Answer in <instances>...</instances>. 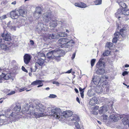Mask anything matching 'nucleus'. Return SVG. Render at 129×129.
<instances>
[{
    "instance_id": "1",
    "label": "nucleus",
    "mask_w": 129,
    "mask_h": 129,
    "mask_svg": "<svg viewBox=\"0 0 129 129\" xmlns=\"http://www.w3.org/2000/svg\"><path fill=\"white\" fill-rule=\"evenodd\" d=\"M51 112L52 114V115L59 120H61L64 117H69L73 115L72 112L70 110L64 111L62 113L60 110L57 108L52 109Z\"/></svg>"
},
{
    "instance_id": "2",
    "label": "nucleus",
    "mask_w": 129,
    "mask_h": 129,
    "mask_svg": "<svg viewBox=\"0 0 129 129\" xmlns=\"http://www.w3.org/2000/svg\"><path fill=\"white\" fill-rule=\"evenodd\" d=\"M116 17L119 20L121 17V15H124L122 17V19L124 21H126L129 19V10H126L125 9H118L117 12L115 14Z\"/></svg>"
},
{
    "instance_id": "3",
    "label": "nucleus",
    "mask_w": 129,
    "mask_h": 129,
    "mask_svg": "<svg viewBox=\"0 0 129 129\" xmlns=\"http://www.w3.org/2000/svg\"><path fill=\"white\" fill-rule=\"evenodd\" d=\"M129 28V27L127 24L123 25L122 28L120 29L119 32L117 31L114 33V37L119 38L120 35L122 37H125L127 34V30Z\"/></svg>"
},
{
    "instance_id": "4",
    "label": "nucleus",
    "mask_w": 129,
    "mask_h": 129,
    "mask_svg": "<svg viewBox=\"0 0 129 129\" xmlns=\"http://www.w3.org/2000/svg\"><path fill=\"white\" fill-rule=\"evenodd\" d=\"M108 77L105 75L102 76L100 78V77L99 81L100 85H101L103 87H106L109 89V84L108 82L106 80L108 79Z\"/></svg>"
},
{
    "instance_id": "5",
    "label": "nucleus",
    "mask_w": 129,
    "mask_h": 129,
    "mask_svg": "<svg viewBox=\"0 0 129 129\" xmlns=\"http://www.w3.org/2000/svg\"><path fill=\"white\" fill-rule=\"evenodd\" d=\"M38 110L39 113L38 115L40 117H42L44 115V112L45 110V107L44 106L41 104H39L38 105L36 106Z\"/></svg>"
},
{
    "instance_id": "6",
    "label": "nucleus",
    "mask_w": 129,
    "mask_h": 129,
    "mask_svg": "<svg viewBox=\"0 0 129 129\" xmlns=\"http://www.w3.org/2000/svg\"><path fill=\"white\" fill-rule=\"evenodd\" d=\"M10 15L11 18L14 19H17L19 16L18 10L16 9L11 11L10 12Z\"/></svg>"
},
{
    "instance_id": "7",
    "label": "nucleus",
    "mask_w": 129,
    "mask_h": 129,
    "mask_svg": "<svg viewBox=\"0 0 129 129\" xmlns=\"http://www.w3.org/2000/svg\"><path fill=\"white\" fill-rule=\"evenodd\" d=\"M68 41L67 39L65 38H62L60 39L57 42L59 46L61 48L63 47L64 45L67 43Z\"/></svg>"
},
{
    "instance_id": "8",
    "label": "nucleus",
    "mask_w": 129,
    "mask_h": 129,
    "mask_svg": "<svg viewBox=\"0 0 129 129\" xmlns=\"http://www.w3.org/2000/svg\"><path fill=\"white\" fill-rule=\"evenodd\" d=\"M21 108V107L20 106L16 105L14 109V110L15 112V113L12 112L10 114V116L14 117V116L16 115L15 114H16L17 115L19 114L18 113L20 111Z\"/></svg>"
},
{
    "instance_id": "9",
    "label": "nucleus",
    "mask_w": 129,
    "mask_h": 129,
    "mask_svg": "<svg viewBox=\"0 0 129 129\" xmlns=\"http://www.w3.org/2000/svg\"><path fill=\"white\" fill-rule=\"evenodd\" d=\"M31 56L28 54H25L23 56V60L24 63L26 64H28L30 62Z\"/></svg>"
},
{
    "instance_id": "10",
    "label": "nucleus",
    "mask_w": 129,
    "mask_h": 129,
    "mask_svg": "<svg viewBox=\"0 0 129 129\" xmlns=\"http://www.w3.org/2000/svg\"><path fill=\"white\" fill-rule=\"evenodd\" d=\"M44 81L42 80H36L33 82L31 84V85H35L39 84V85L37 86V87H39L43 85V84L42 83V82Z\"/></svg>"
},
{
    "instance_id": "11",
    "label": "nucleus",
    "mask_w": 129,
    "mask_h": 129,
    "mask_svg": "<svg viewBox=\"0 0 129 129\" xmlns=\"http://www.w3.org/2000/svg\"><path fill=\"white\" fill-rule=\"evenodd\" d=\"M1 36L3 38V40L5 41H9L11 40V36L8 33L5 34V33H3L2 34Z\"/></svg>"
},
{
    "instance_id": "12",
    "label": "nucleus",
    "mask_w": 129,
    "mask_h": 129,
    "mask_svg": "<svg viewBox=\"0 0 129 129\" xmlns=\"http://www.w3.org/2000/svg\"><path fill=\"white\" fill-rule=\"evenodd\" d=\"M92 79V81L95 85H98L99 84V80L100 79V77L99 76H93Z\"/></svg>"
},
{
    "instance_id": "13",
    "label": "nucleus",
    "mask_w": 129,
    "mask_h": 129,
    "mask_svg": "<svg viewBox=\"0 0 129 129\" xmlns=\"http://www.w3.org/2000/svg\"><path fill=\"white\" fill-rule=\"evenodd\" d=\"M18 12L19 14V16L20 15L23 17H24L27 13V11L25 9H20L18 11Z\"/></svg>"
},
{
    "instance_id": "14",
    "label": "nucleus",
    "mask_w": 129,
    "mask_h": 129,
    "mask_svg": "<svg viewBox=\"0 0 129 129\" xmlns=\"http://www.w3.org/2000/svg\"><path fill=\"white\" fill-rule=\"evenodd\" d=\"M74 5L76 6L81 8H84L86 7V6L85 4L81 2L75 3Z\"/></svg>"
},
{
    "instance_id": "15",
    "label": "nucleus",
    "mask_w": 129,
    "mask_h": 129,
    "mask_svg": "<svg viewBox=\"0 0 129 129\" xmlns=\"http://www.w3.org/2000/svg\"><path fill=\"white\" fill-rule=\"evenodd\" d=\"M105 63L101 59H100L98 62L96 64V67L98 68H99L101 67L102 65L103 66H105Z\"/></svg>"
},
{
    "instance_id": "16",
    "label": "nucleus",
    "mask_w": 129,
    "mask_h": 129,
    "mask_svg": "<svg viewBox=\"0 0 129 129\" xmlns=\"http://www.w3.org/2000/svg\"><path fill=\"white\" fill-rule=\"evenodd\" d=\"M123 124L125 125L129 123V116H126L122 120Z\"/></svg>"
},
{
    "instance_id": "17",
    "label": "nucleus",
    "mask_w": 129,
    "mask_h": 129,
    "mask_svg": "<svg viewBox=\"0 0 129 129\" xmlns=\"http://www.w3.org/2000/svg\"><path fill=\"white\" fill-rule=\"evenodd\" d=\"M2 73L3 75L4 80H8L11 78V73H8L6 74L3 73Z\"/></svg>"
},
{
    "instance_id": "18",
    "label": "nucleus",
    "mask_w": 129,
    "mask_h": 129,
    "mask_svg": "<svg viewBox=\"0 0 129 129\" xmlns=\"http://www.w3.org/2000/svg\"><path fill=\"white\" fill-rule=\"evenodd\" d=\"M5 42H4V43H1L0 45V47L2 49L5 50H7L9 49V47H7V45L5 44L6 43H5Z\"/></svg>"
},
{
    "instance_id": "19",
    "label": "nucleus",
    "mask_w": 129,
    "mask_h": 129,
    "mask_svg": "<svg viewBox=\"0 0 129 129\" xmlns=\"http://www.w3.org/2000/svg\"><path fill=\"white\" fill-rule=\"evenodd\" d=\"M12 24L11 23V21H10L7 24V26L10 29L12 30H16V26H12Z\"/></svg>"
},
{
    "instance_id": "20",
    "label": "nucleus",
    "mask_w": 129,
    "mask_h": 129,
    "mask_svg": "<svg viewBox=\"0 0 129 129\" xmlns=\"http://www.w3.org/2000/svg\"><path fill=\"white\" fill-rule=\"evenodd\" d=\"M44 59L40 58L38 59L36 63H37L40 66H42L44 63Z\"/></svg>"
},
{
    "instance_id": "21",
    "label": "nucleus",
    "mask_w": 129,
    "mask_h": 129,
    "mask_svg": "<svg viewBox=\"0 0 129 129\" xmlns=\"http://www.w3.org/2000/svg\"><path fill=\"white\" fill-rule=\"evenodd\" d=\"M105 72V70L103 69H100L99 68L96 70V73L99 75H101L103 74Z\"/></svg>"
},
{
    "instance_id": "22",
    "label": "nucleus",
    "mask_w": 129,
    "mask_h": 129,
    "mask_svg": "<svg viewBox=\"0 0 129 129\" xmlns=\"http://www.w3.org/2000/svg\"><path fill=\"white\" fill-rule=\"evenodd\" d=\"M115 115L113 114L110 116V118L115 122L116 121L118 120V118Z\"/></svg>"
},
{
    "instance_id": "23",
    "label": "nucleus",
    "mask_w": 129,
    "mask_h": 129,
    "mask_svg": "<svg viewBox=\"0 0 129 129\" xmlns=\"http://www.w3.org/2000/svg\"><path fill=\"white\" fill-rule=\"evenodd\" d=\"M89 103L90 105L91 106H93L95 105L96 102L95 100L93 99H92L90 100L89 102Z\"/></svg>"
},
{
    "instance_id": "24",
    "label": "nucleus",
    "mask_w": 129,
    "mask_h": 129,
    "mask_svg": "<svg viewBox=\"0 0 129 129\" xmlns=\"http://www.w3.org/2000/svg\"><path fill=\"white\" fill-rule=\"evenodd\" d=\"M71 120L72 121L75 120L76 121H78L79 120V117L76 115L73 116V118Z\"/></svg>"
},
{
    "instance_id": "25",
    "label": "nucleus",
    "mask_w": 129,
    "mask_h": 129,
    "mask_svg": "<svg viewBox=\"0 0 129 129\" xmlns=\"http://www.w3.org/2000/svg\"><path fill=\"white\" fill-rule=\"evenodd\" d=\"M110 53V52L108 50H107L104 52L103 54L104 56H108Z\"/></svg>"
},
{
    "instance_id": "26",
    "label": "nucleus",
    "mask_w": 129,
    "mask_h": 129,
    "mask_svg": "<svg viewBox=\"0 0 129 129\" xmlns=\"http://www.w3.org/2000/svg\"><path fill=\"white\" fill-rule=\"evenodd\" d=\"M23 111L24 112H26L29 110V108L27 106H24L22 108Z\"/></svg>"
},
{
    "instance_id": "27",
    "label": "nucleus",
    "mask_w": 129,
    "mask_h": 129,
    "mask_svg": "<svg viewBox=\"0 0 129 129\" xmlns=\"http://www.w3.org/2000/svg\"><path fill=\"white\" fill-rule=\"evenodd\" d=\"M37 67L36 65L34 67H32L30 68L31 71V72H35L37 69Z\"/></svg>"
},
{
    "instance_id": "28",
    "label": "nucleus",
    "mask_w": 129,
    "mask_h": 129,
    "mask_svg": "<svg viewBox=\"0 0 129 129\" xmlns=\"http://www.w3.org/2000/svg\"><path fill=\"white\" fill-rule=\"evenodd\" d=\"M120 6L122 7L123 9H125L127 7V6L126 4L123 2L121 3L120 5Z\"/></svg>"
},
{
    "instance_id": "29",
    "label": "nucleus",
    "mask_w": 129,
    "mask_h": 129,
    "mask_svg": "<svg viewBox=\"0 0 129 129\" xmlns=\"http://www.w3.org/2000/svg\"><path fill=\"white\" fill-rule=\"evenodd\" d=\"M112 46V43L109 42H107L106 44V46L108 48H110Z\"/></svg>"
},
{
    "instance_id": "30",
    "label": "nucleus",
    "mask_w": 129,
    "mask_h": 129,
    "mask_svg": "<svg viewBox=\"0 0 129 129\" xmlns=\"http://www.w3.org/2000/svg\"><path fill=\"white\" fill-rule=\"evenodd\" d=\"M102 2V0H96L94 2V3L96 5H99L101 4Z\"/></svg>"
},
{
    "instance_id": "31",
    "label": "nucleus",
    "mask_w": 129,
    "mask_h": 129,
    "mask_svg": "<svg viewBox=\"0 0 129 129\" xmlns=\"http://www.w3.org/2000/svg\"><path fill=\"white\" fill-rule=\"evenodd\" d=\"M96 61V59H92L91 61V64L92 68L94 65Z\"/></svg>"
},
{
    "instance_id": "32",
    "label": "nucleus",
    "mask_w": 129,
    "mask_h": 129,
    "mask_svg": "<svg viewBox=\"0 0 129 129\" xmlns=\"http://www.w3.org/2000/svg\"><path fill=\"white\" fill-rule=\"evenodd\" d=\"M75 127L77 129H81L80 127V125L78 122H75Z\"/></svg>"
},
{
    "instance_id": "33",
    "label": "nucleus",
    "mask_w": 129,
    "mask_h": 129,
    "mask_svg": "<svg viewBox=\"0 0 129 129\" xmlns=\"http://www.w3.org/2000/svg\"><path fill=\"white\" fill-rule=\"evenodd\" d=\"M4 78L3 75L2 74V73L1 75H0V83L2 82L3 80H4Z\"/></svg>"
},
{
    "instance_id": "34",
    "label": "nucleus",
    "mask_w": 129,
    "mask_h": 129,
    "mask_svg": "<svg viewBox=\"0 0 129 129\" xmlns=\"http://www.w3.org/2000/svg\"><path fill=\"white\" fill-rule=\"evenodd\" d=\"M52 83L53 84H55L57 86H59V83L57 81H52Z\"/></svg>"
},
{
    "instance_id": "35",
    "label": "nucleus",
    "mask_w": 129,
    "mask_h": 129,
    "mask_svg": "<svg viewBox=\"0 0 129 129\" xmlns=\"http://www.w3.org/2000/svg\"><path fill=\"white\" fill-rule=\"evenodd\" d=\"M118 38L114 37L112 40V42L113 43H116L117 42Z\"/></svg>"
},
{
    "instance_id": "36",
    "label": "nucleus",
    "mask_w": 129,
    "mask_h": 129,
    "mask_svg": "<svg viewBox=\"0 0 129 129\" xmlns=\"http://www.w3.org/2000/svg\"><path fill=\"white\" fill-rule=\"evenodd\" d=\"M102 117L104 119L107 120L108 119V116L107 115L103 114L102 115Z\"/></svg>"
},
{
    "instance_id": "37",
    "label": "nucleus",
    "mask_w": 129,
    "mask_h": 129,
    "mask_svg": "<svg viewBox=\"0 0 129 129\" xmlns=\"http://www.w3.org/2000/svg\"><path fill=\"white\" fill-rule=\"evenodd\" d=\"M25 90L27 91L30 90L31 89L28 90L27 89V88L25 89V88H22L20 89L19 90V91L20 92H21L22 91H24Z\"/></svg>"
},
{
    "instance_id": "38",
    "label": "nucleus",
    "mask_w": 129,
    "mask_h": 129,
    "mask_svg": "<svg viewBox=\"0 0 129 129\" xmlns=\"http://www.w3.org/2000/svg\"><path fill=\"white\" fill-rule=\"evenodd\" d=\"M57 97L56 95L54 94H50L49 97L51 98H54Z\"/></svg>"
},
{
    "instance_id": "39",
    "label": "nucleus",
    "mask_w": 129,
    "mask_h": 129,
    "mask_svg": "<svg viewBox=\"0 0 129 129\" xmlns=\"http://www.w3.org/2000/svg\"><path fill=\"white\" fill-rule=\"evenodd\" d=\"M15 91H12L8 93L7 94V95H10L13 94H15Z\"/></svg>"
},
{
    "instance_id": "40",
    "label": "nucleus",
    "mask_w": 129,
    "mask_h": 129,
    "mask_svg": "<svg viewBox=\"0 0 129 129\" xmlns=\"http://www.w3.org/2000/svg\"><path fill=\"white\" fill-rule=\"evenodd\" d=\"M22 69L23 71L25 72H26V73L28 72L25 69V68L23 66H22Z\"/></svg>"
},
{
    "instance_id": "41",
    "label": "nucleus",
    "mask_w": 129,
    "mask_h": 129,
    "mask_svg": "<svg viewBox=\"0 0 129 129\" xmlns=\"http://www.w3.org/2000/svg\"><path fill=\"white\" fill-rule=\"evenodd\" d=\"M55 36L53 34H50L49 36V38H50V39H54Z\"/></svg>"
},
{
    "instance_id": "42",
    "label": "nucleus",
    "mask_w": 129,
    "mask_h": 129,
    "mask_svg": "<svg viewBox=\"0 0 129 129\" xmlns=\"http://www.w3.org/2000/svg\"><path fill=\"white\" fill-rule=\"evenodd\" d=\"M122 2L121 0H116V3H118L119 5H120Z\"/></svg>"
},
{
    "instance_id": "43",
    "label": "nucleus",
    "mask_w": 129,
    "mask_h": 129,
    "mask_svg": "<svg viewBox=\"0 0 129 129\" xmlns=\"http://www.w3.org/2000/svg\"><path fill=\"white\" fill-rule=\"evenodd\" d=\"M79 91L80 92H84V89H85V88H84L83 89H82V88L81 87H79Z\"/></svg>"
},
{
    "instance_id": "44",
    "label": "nucleus",
    "mask_w": 129,
    "mask_h": 129,
    "mask_svg": "<svg viewBox=\"0 0 129 129\" xmlns=\"http://www.w3.org/2000/svg\"><path fill=\"white\" fill-rule=\"evenodd\" d=\"M128 74V73L127 71H125L122 74V75L123 76H124L125 75Z\"/></svg>"
},
{
    "instance_id": "45",
    "label": "nucleus",
    "mask_w": 129,
    "mask_h": 129,
    "mask_svg": "<svg viewBox=\"0 0 129 129\" xmlns=\"http://www.w3.org/2000/svg\"><path fill=\"white\" fill-rule=\"evenodd\" d=\"M76 53V52H75L73 54L72 56L71 57V59H73L75 57V56Z\"/></svg>"
},
{
    "instance_id": "46",
    "label": "nucleus",
    "mask_w": 129,
    "mask_h": 129,
    "mask_svg": "<svg viewBox=\"0 0 129 129\" xmlns=\"http://www.w3.org/2000/svg\"><path fill=\"white\" fill-rule=\"evenodd\" d=\"M60 56H56L55 57V59L56 60L58 61L60 60Z\"/></svg>"
},
{
    "instance_id": "47",
    "label": "nucleus",
    "mask_w": 129,
    "mask_h": 129,
    "mask_svg": "<svg viewBox=\"0 0 129 129\" xmlns=\"http://www.w3.org/2000/svg\"><path fill=\"white\" fill-rule=\"evenodd\" d=\"M94 109L95 110H98L99 108V107L97 106H95L93 107Z\"/></svg>"
},
{
    "instance_id": "48",
    "label": "nucleus",
    "mask_w": 129,
    "mask_h": 129,
    "mask_svg": "<svg viewBox=\"0 0 129 129\" xmlns=\"http://www.w3.org/2000/svg\"><path fill=\"white\" fill-rule=\"evenodd\" d=\"M5 70V68H4L3 67H1L0 68V72L3 71Z\"/></svg>"
},
{
    "instance_id": "49",
    "label": "nucleus",
    "mask_w": 129,
    "mask_h": 129,
    "mask_svg": "<svg viewBox=\"0 0 129 129\" xmlns=\"http://www.w3.org/2000/svg\"><path fill=\"white\" fill-rule=\"evenodd\" d=\"M30 44L32 45H34V42L33 41L30 40Z\"/></svg>"
},
{
    "instance_id": "50",
    "label": "nucleus",
    "mask_w": 129,
    "mask_h": 129,
    "mask_svg": "<svg viewBox=\"0 0 129 129\" xmlns=\"http://www.w3.org/2000/svg\"><path fill=\"white\" fill-rule=\"evenodd\" d=\"M84 92H80V94L81 95V97L83 98H84Z\"/></svg>"
},
{
    "instance_id": "51",
    "label": "nucleus",
    "mask_w": 129,
    "mask_h": 129,
    "mask_svg": "<svg viewBox=\"0 0 129 129\" xmlns=\"http://www.w3.org/2000/svg\"><path fill=\"white\" fill-rule=\"evenodd\" d=\"M72 70V69H71L70 70H69L68 71H67L66 72V73H70L71 72Z\"/></svg>"
},
{
    "instance_id": "52",
    "label": "nucleus",
    "mask_w": 129,
    "mask_h": 129,
    "mask_svg": "<svg viewBox=\"0 0 129 129\" xmlns=\"http://www.w3.org/2000/svg\"><path fill=\"white\" fill-rule=\"evenodd\" d=\"M45 18H47V20H49V19L50 18V17H49V16L48 15H46L45 16Z\"/></svg>"
},
{
    "instance_id": "53",
    "label": "nucleus",
    "mask_w": 129,
    "mask_h": 129,
    "mask_svg": "<svg viewBox=\"0 0 129 129\" xmlns=\"http://www.w3.org/2000/svg\"><path fill=\"white\" fill-rule=\"evenodd\" d=\"M76 100L79 103H80V101L78 97H77L76 98Z\"/></svg>"
},
{
    "instance_id": "54",
    "label": "nucleus",
    "mask_w": 129,
    "mask_h": 129,
    "mask_svg": "<svg viewBox=\"0 0 129 129\" xmlns=\"http://www.w3.org/2000/svg\"><path fill=\"white\" fill-rule=\"evenodd\" d=\"M2 17L3 19H5L7 18L6 15H4L2 16Z\"/></svg>"
},
{
    "instance_id": "55",
    "label": "nucleus",
    "mask_w": 129,
    "mask_h": 129,
    "mask_svg": "<svg viewBox=\"0 0 129 129\" xmlns=\"http://www.w3.org/2000/svg\"><path fill=\"white\" fill-rule=\"evenodd\" d=\"M16 4V1H15L14 2H12V3H11L12 4H13V5H15Z\"/></svg>"
},
{
    "instance_id": "56",
    "label": "nucleus",
    "mask_w": 129,
    "mask_h": 129,
    "mask_svg": "<svg viewBox=\"0 0 129 129\" xmlns=\"http://www.w3.org/2000/svg\"><path fill=\"white\" fill-rule=\"evenodd\" d=\"M74 90L76 92V93H78V90L77 88H75Z\"/></svg>"
},
{
    "instance_id": "57",
    "label": "nucleus",
    "mask_w": 129,
    "mask_h": 129,
    "mask_svg": "<svg viewBox=\"0 0 129 129\" xmlns=\"http://www.w3.org/2000/svg\"><path fill=\"white\" fill-rule=\"evenodd\" d=\"M129 67V65L126 64L125 65V67Z\"/></svg>"
},
{
    "instance_id": "58",
    "label": "nucleus",
    "mask_w": 129,
    "mask_h": 129,
    "mask_svg": "<svg viewBox=\"0 0 129 129\" xmlns=\"http://www.w3.org/2000/svg\"><path fill=\"white\" fill-rule=\"evenodd\" d=\"M49 89L50 88L48 87L45 88V89L46 90H49Z\"/></svg>"
},
{
    "instance_id": "59",
    "label": "nucleus",
    "mask_w": 129,
    "mask_h": 129,
    "mask_svg": "<svg viewBox=\"0 0 129 129\" xmlns=\"http://www.w3.org/2000/svg\"><path fill=\"white\" fill-rule=\"evenodd\" d=\"M98 123H99V124H102V122L99 121H98Z\"/></svg>"
},
{
    "instance_id": "60",
    "label": "nucleus",
    "mask_w": 129,
    "mask_h": 129,
    "mask_svg": "<svg viewBox=\"0 0 129 129\" xmlns=\"http://www.w3.org/2000/svg\"><path fill=\"white\" fill-rule=\"evenodd\" d=\"M3 101V100H2L1 99H0V103H2Z\"/></svg>"
},
{
    "instance_id": "61",
    "label": "nucleus",
    "mask_w": 129,
    "mask_h": 129,
    "mask_svg": "<svg viewBox=\"0 0 129 129\" xmlns=\"http://www.w3.org/2000/svg\"><path fill=\"white\" fill-rule=\"evenodd\" d=\"M2 39H0V44H1V43L2 42Z\"/></svg>"
},
{
    "instance_id": "62",
    "label": "nucleus",
    "mask_w": 129,
    "mask_h": 129,
    "mask_svg": "<svg viewBox=\"0 0 129 129\" xmlns=\"http://www.w3.org/2000/svg\"><path fill=\"white\" fill-rule=\"evenodd\" d=\"M51 54V53H47V56L49 54Z\"/></svg>"
},
{
    "instance_id": "63",
    "label": "nucleus",
    "mask_w": 129,
    "mask_h": 129,
    "mask_svg": "<svg viewBox=\"0 0 129 129\" xmlns=\"http://www.w3.org/2000/svg\"><path fill=\"white\" fill-rule=\"evenodd\" d=\"M38 13L39 14H41V11L38 12Z\"/></svg>"
},
{
    "instance_id": "64",
    "label": "nucleus",
    "mask_w": 129,
    "mask_h": 129,
    "mask_svg": "<svg viewBox=\"0 0 129 129\" xmlns=\"http://www.w3.org/2000/svg\"><path fill=\"white\" fill-rule=\"evenodd\" d=\"M66 32L67 33H69V30H68V29H66Z\"/></svg>"
}]
</instances>
